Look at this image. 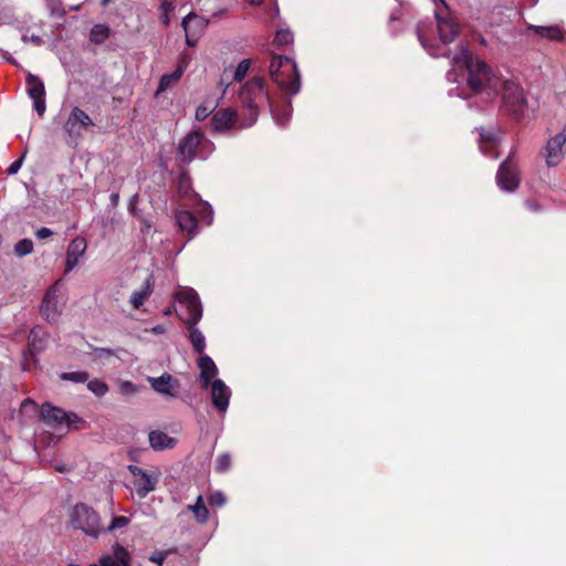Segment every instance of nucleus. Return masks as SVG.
Returning a JSON list of instances; mask_svg holds the SVG:
<instances>
[{"mask_svg":"<svg viewBox=\"0 0 566 566\" xmlns=\"http://www.w3.org/2000/svg\"><path fill=\"white\" fill-rule=\"evenodd\" d=\"M454 54L441 53L450 59L452 70L447 73L449 82H457V70L468 71V85L475 94L485 96V101H492L499 93L502 84L501 77L484 61L473 60L471 53L463 45H459Z\"/></svg>","mask_w":566,"mask_h":566,"instance_id":"obj_1","label":"nucleus"},{"mask_svg":"<svg viewBox=\"0 0 566 566\" xmlns=\"http://www.w3.org/2000/svg\"><path fill=\"white\" fill-rule=\"evenodd\" d=\"M239 99L242 106V124L241 127H251L259 117V109L268 104L271 108L274 120L280 126H285L289 122L292 107L289 101L282 114H280L271 103L269 94L265 90V82L262 77H253L245 82L239 91Z\"/></svg>","mask_w":566,"mask_h":566,"instance_id":"obj_2","label":"nucleus"},{"mask_svg":"<svg viewBox=\"0 0 566 566\" xmlns=\"http://www.w3.org/2000/svg\"><path fill=\"white\" fill-rule=\"evenodd\" d=\"M269 72L277 86L289 95L297 94L301 88V75L294 60L274 55L270 62Z\"/></svg>","mask_w":566,"mask_h":566,"instance_id":"obj_3","label":"nucleus"},{"mask_svg":"<svg viewBox=\"0 0 566 566\" xmlns=\"http://www.w3.org/2000/svg\"><path fill=\"white\" fill-rule=\"evenodd\" d=\"M214 150V145L202 133L190 132L178 144V156L185 163L193 159H207Z\"/></svg>","mask_w":566,"mask_h":566,"instance_id":"obj_4","label":"nucleus"},{"mask_svg":"<svg viewBox=\"0 0 566 566\" xmlns=\"http://www.w3.org/2000/svg\"><path fill=\"white\" fill-rule=\"evenodd\" d=\"M70 523L73 528L97 538L102 532L98 513L85 503H77L70 513Z\"/></svg>","mask_w":566,"mask_h":566,"instance_id":"obj_5","label":"nucleus"},{"mask_svg":"<svg viewBox=\"0 0 566 566\" xmlns=\"http://www.w3.org/2000/svg\"><path fill=\"white\" fill-rule=\"evenodd\" d=\"M179 303V318L186 323L198 324L202 317V306L198 293L191 287H180L175 294Z\"/></svg>","mask_w":566,"mask_h":566,"instance_id":"obj_6","label":"nucleus"},{"mask_svg":"<svg viewBox=\"0 0 566 566\" xmlns=\"http://www.w3.org/2000/svg\"><path fill=\"white\" fill-rule=\"evenodd\" d=\"M501 86L503 111L513 117H522L527 109V99L522 87L513 81L502 82Z\"/></svg>","mask_w":566,"mask_h":566,"instance_id":"obj_7","label":"nucleus"},{"mask_svg":"<svg viewBox=\"0 0 566 566\" xmlns=\"http://www.w3.org/2000/svg\"><path fill=\"white\" fill-rule=\"evenodd\" d=\"M65 294L61 280L56 281L45 293L40 307L41 315L48 322H56L65 305Z\"/></svg>","mask_w":566,"mask_h":566,"instance_id":"obj_8","label":"nucleus"},{"mask_svg":"<svg viewBox=\"0 0 566 566\" xmlns=\"http://www.w3.org/2000/svg\"><path fill=\"white\" fill-rule=\"evenodd\" d=\"M128 471L132 474V485L139 500L145 499L150 492L156 490L160 479L159 470H145L140 467L130 464Z\"/></svg>","mask_w":566,"mask_h":566,"instance_id":"obj_9","label":"nucleus"},{"mask_svg":"<svg viewBox=\"0 0 566 566\" xmlns=\"http://www.w3.org/2000/svg\"><path fill=\"white\" fill-rule=\"evenodd\" d=\"M566 129L551 136L539 151L547 167L558 166L565 157Z\"/></svg>","mask_w":566,"mask_h":566,"instance_id":"obj_10","label":"nucleus"},{"mask_svg":"<svg viewBox=\"0 0 566 566\" xmlns=\"http://www.w3.org/2000/svg\"><path fill=\"white\" fill-rule=\"evenodd\" d=\"M41 417L48 426L54 429L77 428V423L82 422L81 418L76 415L66 413L64 410L53 407L50 403L42 406Z\"/></svg>","mask_w":566,"mask_h":566,"instance_id":"obj_11","label":"nucleus"},{"mask_svg":"<svg viewBox=\"0 0 566 566\" xmlns=\"http://www.w3.org/2000/svg\"><path fill=\"white\" fill-rule=\"evenodd\" d=\"M93 125L92 118L83 109L75 106L66 118L63 129L70 140L77 142L82 137L83 129Z\"/></svg>","mask_w":566,"mask_h":566,"instance_id":"obj_12","label":"nucleus"},{"mask_svg":"<svg viewBox=\"0 0 566 566\" xmlns=\"http://www.w3.org/2000/svg\"><path fill=\"white\" fill-rule=\"evenodd\" d=\"M209 24V20L202 17H199L195 12L188 13L181 22V27L185 31L186 43L189 46H195L201 35L205 33L207 27Z\"/></svg>","mask_w":566,"mask_h":566,"instance_id":"obj_13","label":"nucleus"},{"mask_svg":"<svg viewBox=\"0 0 566 566\" xmlns=\"http://www.w3.org/2000/svg\"><path fill=\"white\" fill-rule=\"evenodd\" d=\"M520 172L516 164L510 158L502 163L496 174V184L503 191L513 192L520 186Z\"/></svg>","mask_w":566,"mask_h":566,"instance_id":"obj_14","label":"nucleus"},{"mask_svg":"<svg viewBox=\"0 0 566 566\" xmlns=\"http://www.w3.org/2000/svg\"><path fill=\"white\" fill-rule=\"evenodd\" d=\"M242 124V115L239 116L232 107L217 111L211 118V128L213 132H226L239 127Z\"/></svg>","mask_w":566,"mask_h":566,"instance_id":"obj_15","label":"nucleus"},{"mask_svg":"<svg viewBox=\"0 0 566 566\" xmlns=\"http://www.w3.org/2000/svg\"><path fill=\"white\" fill-rule=\"evenodd\" d=\"M27 93L33 101V107L39 116H42L46 109L45 88L43 81L31 74H27Z\"/></svg>","mask_w":566,"mask_h":566,"instance_id":"obj_16","label":"nucleus"},{"mask_svg":"<svg viewBox=\"0 0 566 566\" xmlns=\"http://www.w3.org/2000/svg\"><path fill=\"white\" fill-rule=\"evenodd\" d=\"M208 389H210V398L213 407L220 415L224 416L228 411L232 395L230 387L227 386L223 380L214 379Z\"/></svg>","mask_w":566,"mask_h":566,"instance_id":"obj_17","label":"nucleus"},{"mask_svg":"<svg viewBox=\"0 0 566 566\" xmlns=\"http://www.w3.org/2000/svg\"><path fill=\"white\" fill-rule=\"evenodd\" d=\"M151 388L159 395L176 398L180 389V381L170 374L165 373L159 377H147Z\"/></svg>","mask_w":566,"mask_h":566,"instance_id":"obj_18","label":"nucleus"},{"mask_svg":"<svg viewBox=\"0 0 566 566\" xmlns=\"http://www.w3.org/2000/svg\"><path fill=\"white\" fill-rule=\"evenodd\" d=\"M197 366L200 370L199 381L202 389H208L214 379H218V367L212 358L206 354L199 356Z\"/></svg>","mask_w":566,"mask_h":566,"instance_id":"obj_19","label":"nucleus"},{"mask_svg":"<svg viewBox=\"0 0 566 566\" xmlns=\"http://www.w3.org/2000/svg\"><path fill=\"white\" fill-rule=\"evenodd\" d=\"M86 248L87 243L83 237H77L70 242L66 250L65 273L75 269L81 258L84 255Z\"/></svg>","mask_w":566,"mask_h":566,"instance_id":"obj_20","label":"nucleus"},{"mask_svg":"<svg viewBox=\"0 0 566 566\" xmlns=\"http://www.w3.org/2000/svg\"><path fill=\"white\" fill-rule=\"evenodd\" d=\"M188 66V57L184 56L181 61L179 62L177 69L168 74H164L160 77L156 94H160L166 92L167 90L171 88L174 85H176L179 80L181 78L184 72L186 71Z\"/></svg>","mask_w":566,"mask_h":566,"instance_id":"obj_21","label":"nucleus"},{"mask_svg":"<svg viewBox=\"0 0 566 566\" xmlns=\"http://www.w3.org/2000/svg\"><path fill=\"white\" fill-rule=\"evenodd\" d=\"M129 557L128 551L116 544L112 548V555H103L97 566H129Z\"/></svg>","mask_w":566,"mask_h":566,"instance_id":"obj_22","label":"nucleus"},{"mask_svg":"<svg viewBox=\"0 0 566 566\" xmlns=\"http://www.w3.org/2000/svg\"><path fill=\"white\" fill-rule=\"evenodd\" d=\"M153 287H154V277L153 275H149L144 284L140 286V289L138 290H135L130 297H129V303L130 305L133 306V308L135 310H139L143 304L149 298V296L151 295L153 293Z\"/></svg>","mask_w":566,"mask_h":566,"instance_id":"obj_23","label":"nucleus"},{"mask_svg":"<svg viewBox=\"0 0 566 566\" xmlns=\"http://www.w3.org/2000/svg\"><path fill=\"white\" fill-rule=\"evenodd\" d=\"M148 439L150 447L156 451L172 449L177 444V439L159 430L151 431Z\"/></svg>","mask_w":566,"mask_h":566,"instance_id":"obj_24","label":"nucleus"},{"mask_svg":"<svg viewBox=\"0 0 566 566\" xmlns=\"http://www.w3.org/2000/svg\"><path fill=\"white\" fill-rule=\"evenodd\" d=\"M527 30L533 31L541 38H545L553 41H560L564 39V31L557 25L542 27L527 24Z\"/></svg>","mask_w":566,"mask_h":566,"instance_id":"obj_25","label":"nucleus"},{"mask_svg":"<svg viewBox=\"0 0 566 566\" xmlns=\"http://www.w3.org/2000/svg\"><path fill=\"white\" fill-rule=\"evenodd\" d=\"M45 333L40 327H35L30 332L28 337V347L31 355L40 353L44 348Z\"/></svg>","mask_w":566,"mask_h":566,"instance_id":"obj_26","label":"nucleus"},{"mask_svg":"<svg viewBox=\"0 0 566 566\" xmlns=\"http://www.w3.org/2000/svg\"><path fill=\"white\" fill-rule=\"evenodd\" d=\"M189 329V339L190 343L195 349V352L199 353L200 355L203 354V350L206 348V337L202 334V332L197 327V324L195 323H186Z\"/></svg>","mask_w":566,"mask_h":566,"instance_id":"obj_27","label":"nucleus"},{"mask_svg":"<svg viewBox=\"0 0 566 566\" xmlns=\"http://www.w3.org/2000/svg\"><path fill=\"white\" fill-rule=\"evenodd\" d=\"M177 222L181 231L187 232L189 235H193L197 230V219L195 216L186 210H181L177 213Z\"/></svg>","mask_w":566,"mask_h":566,"instance_id":"obj_28","label":"nucleus"},{"mask_svg":"<svg viewBox=\"0 0 566 566\" xmlns=\"http://www.w3.org/2000/svg\"><path fill=\"white\" fill-rule=\"evenodd\" d=\"M429 25L424 22L418 24L417 34L421 45L432 55H439L433 50L437 48L436 43H431L428 34Z\"/></svg>","mask_w":566,"mask_h":566,"instance_id":"obj_29","label":"nucleus"},{"mask_svg":"<svg viewBox=\"0 0 566 566\" xmlns=\"http://www.w3.org/2000/svg\"><path fill=\"white\" fill-rule=\"evenodd\" d=\"M195 515L196 520L199 523H205L208 520L209 511L203 503V499L201 495L198 496L196 503L193 505H189L188 507Z\"/></svg>","mask_w":566,"mask_h":566,"instance_id":"obj_30","label":"nucleus"},{"mask_svg":"<svg viewBox=\"0 0 566 566\" xmlns=\"http://www.w3.org/2000/svg\"><path fill=\"white\" fill-rule=\"evenodd\" d=\"M159 9V20L165 27H168L170 24V15L175 12L176 3L174 0H163Z\"/></svg>","mask_w":566,"mask_h":566,"instance_id":"obj_31","label":"nucleus"},{"mask_svg":"<svg viewBox=\"0 0 566 566\" xmlns=\"http://www.w3.org/2000/svg\"><path fill=\"white\" fill-rule=\"evenodd\" d=\"M481 145L480 149L485 156L496 158L497 154H492V149L495 147V139L491 133H481Z\"/></svg>","mask_w":566,"mask_h":566,"instance_id":"obj_32","label":"nucleus"},{"mask_svg":"<svg viewBox=\"0 0 566 566\" xmlns=\"http://www.w3.org/2000/svg\"><path fill=\"white\" fill-rule=\"evenodd\" d=\"M109 36V28L104 24H95L91 29L90 39L94 43H103Z\"/></svg>","mask_w":566,"mask_h":566,"instance_id":"obj_33","label":"nucleus"},{"mask_svg":"<svg viewBox=\"0 0 566 566\" xmlns=\"http://www.w3.org/2000/svg\"><path fill=\"white\" fill-rule=\"evenodd\" d=\"M14 254L19 258L27 256L33 252V242L31 239H22L14 244Z\"/></svg>","mask_w":566,"mask_h":566,"instance_id":"obj_34","label":"nucleus"},{"mask_svg":"<svg viewBox=\"0 0 566 566\" xmlns=\"http://www.w3.org/2000/svg\"><path fill=\"white\" fill-rule=\"evenodd\" d=\"M251 64L252 61L250 59L242 60L235 67L232 75V80L235 82H242L250 70Z\"/></svg>","mask_w":566,"mask_h":566,"instance_id":"obj_35","label":"nucleus"},{"mask_svg":"<svg viewBox=\"0 0 566 566\" xmlns=\"http://www.w3.org/2000/svg\"><path fill=\"white\" fill-rule=\"evenodd\" d=\"M118 392L123 396H135L139 391V387L129 380H119L117 384Z\"/></svg>","mask_w":566,"mask_h":566,"instance_id":"obj_36","label":"nucleus"},{"mask_svg":"<svg viewBox=\"0 0 566 566\" xmlns=\"http://www.w3.org/2000/svg\"><path fill=\"white\" fill-rule=\"evenodd\" d=\"M87 388L97 397H103L108 391L107 384L101 379L90 380Z\"/></svg>","mask_w":566,"mask_h":566,"instance_id":"obj_37","label":"nucleus"},{"mask_svg":"<svg viewBox=\"0 0 566 566\" xmlns=\"http://www.w3.org/2000/svg\"><path fill=\"white\" fill-rule=\"evenodd\" d=\"M293 41V34L289 29H280L276 31L274 42L276 45H286Z\"/></svg>","mask_w":566,"mask_h":566,"instance_id":"obj_38","label":"nucleus"},{"mask_svg":"<svg viewBox=\"0 0 566 566\" xmlns=\"http://www.w3.org/2000/svg\"><path fill=\"white\" fill-rule=\"evenodd\" d=\"M61 378L73 382H85L88 380V374L86 371H67L63 373Z\"/></svg>","mask_w":566,"mask_h":566,"instance_id":"obj_39","label":"nucleus"},{"mask_svg":"<svg viewBox=\"0 0 566 566\" xmlns=\"http://www.w3.org/2000/svg\"><path fill=\"white\" fill-rule=\"evenodd\" d=\"M231 467V457L228 453L220 454L216 460V470L220 473L228 471Z\"/></svg>","mask_w":566,"mask_h":566,"instance_id":"obj_40","label":"nucleus"},{"mask_svg":"<svg viewBox=\"0 0 566 566\" xmlns=\"http://www.w3.org/2000/svg\"><path fill=\"white\" fill-rule=\"evenodd\" d=\"M199 214H200L202 222H205L208 226L212 223V214H213L212 208L207 202L200 203Z\"/></svg>","mask_w":566,"mask_h":566,"instance_id":"obj_41","label":"nucleus"},{"mask_svg":"<svg viewBox=\"0 0 566 566\" xmlns=\"http://www.w3.org/2000/svg\"><path fill=\"white\" fill-rule=\"evenodd\" d=\"M214 106L201 104L197 107L195 117L197 120H205L213 111Z\"/></svg>","mask_w":566,"mask_h":566,"instance_id":"obj_42","label":"nucleus"},{"mask_svg":"<svg viewBox=\"0 0 566 566\" xmlns=\"http://www.w3.org/2000/svg\"><path fill=\"white\" fill-rule=\"evenodd\" d=\"M208 502L212 506H223L226 504V496L222 492L216 491L209 495Z\"/></svg>","mask_w":566,"mask_h":566,"instance_id":"obj_43","label":"nucleus"},{"mask_svg":"<svg viewBox=\"0 0 566 566\" xmlns=\"http://www.w3.org/2000/svg\"><path fill=\"white\" fill-rule=\"evenodd\" d=\"M128 523H129V520L127 517L116 516L112 520L109 526L107 527V531L112 532V531H115L118 528H123V527L127 526Z\"/></svg>","mask_w":566,"mask_h":566,"instance_id":"obj_44","label":"nucleus"},{"mask_svg":"<svg viewBox=\"0 0 566 566\" xmlns=\"http://www.w3.org/2000/svg\"><path fill=\"white\" fill-rule=\"evenodd\" d=\"M22 161H23V157H21V158H19L18 160L13 161V163L9 166V168H8V174H9V175H14V174H17V172L20 170L21 166H22Z\"/></svg>","mask_w":566,"mask_h":566,"instance_id":"obj_45","label":"nucleus"},{"mask_svg":"<svg viewBox=\"0 0 566 566\" xmlns=\"http://www.w3.org/2000/svg\"><path fill=\"white\" fill-rule=\"evenodd\" d=\"M52 234H53L52 230L49 228H45V227L40 228L35 232V235L38 237V239H41V240L46 239V238L51 237Z\"/></svg>","mask_w":566,"mask_h":566,"instance_id":"obj_46","label":"nucleus"},{"mask_svg":"<svg viewBox=\"0 0 566 566\" xmlns=\"http://www.w3.org/2000/svg\"><path fill=\"white\" fill-rule=\"evenodd\" d=\"M190 187L189 178L185 174H182L179 178V189L180 191H187Z\"/></svg>","mask_w":566,"mask_h":566,"instance_id":"obj_47","label":"nucleus"},{"mask_svg":"<svg viewBox=\"0 0 566 566\" xmlns=\"http://www.w3.org/2000/svg\"><path fill=\"white\" fill-rule=\"evenodd\" d=\"M153 563H156L157 565L161 566L163 563L165 562L166 559V554L163 553V552H158L154 555L150 556L149 558Z\"/></svg>","mask_w":566,"mask_h":566,"instance_id":"obj_48","label":"nucleus"},{"mask_svg":"<svg viewBox=\"0 0 566 566\" xmlns=\"http://www.w3.org/2000/svg\"><path fill=\"white\" fill-rule=\"evenodd\" d=\"M22 40L25 43L30 41V42H32L35 45H41L42 44V39L39 35H31L30 38L27 36V35H23Z\"/></svg>","mask_w":566,"mask_h":566,"instance_id":"obj_49","label":"nucleus"},{"mask_svg":"<svg viewBox=\"0 0 566 566\" xmlns=\"http://www.w3.org/2000/svg\"><path fill=\"white\" fill-rule=\"evenodd\" d=\"M21 410L27 412L28 410H34V402L31 399H25L21 405Z\"/></svg>","mask_w":566,"mask_h":566,"instance_id":"obj_50","label":"nucleus"},{"mask_svg":"<svg viewBox=\"0 0 566 566\" xmlns=\"http://www.w3.org/2000/svg\"><path fill=\"white\" fill-rule=\"evenodd\" d=\"M228 75H227V71L223 72L222 76H221V80H220V85L223 86V92H222V95L226 94L228 87L230 86V82L228 81Z\"/></svg>","mask_w":566,"mask_h":566,"instance_id":"obj_51","label":"nucleus"},{"mask_svg":"<svg viewBox=\"0 0 566 566\" xmlns=\"http://www.w3.org/2000/svg\"><path fill=\"white\" fill-rule=\"evenodd\" d=\"M151 332L154 334H164L166 332V328L164 325H156L151 328Z\"/></svg>","mask_w":566,"mask_h":566,"instance_id":"obj_52","label":"nucleus"},{"mask_svg":"<svg viewBox=\"0 0 566 566\" xmlns=\"http://www.w3.org/2000/svg\"><path fill=\"white\" fill-rule=\"evenodd\" d=\"M96 353H98L99 355H111L112 350L111 349H105V348H99V349L96 350Z\"/></svg>","mask_w":566,"mask_h":566,"instance_id":"obj_53","label":"nucleus"},{"mask_svg":"<svg viewBox=\"0 0 566 566\" xmlns=\"http://www.w3.org/2000/svg\"><path fill=\"white\" fill-rule=\"evenodd\" d=\"M4 59H6L8 62H10L11 64L17 65L15 60H14V59H12L11 56H7V55H4Z\"/></svg>","mask_w":566,"mask_h":566,"instance_id":"obj_54","label":"nucleus"},{"mask_svg":"<svg viewBox=\"0 0 566 566\" xmlns=\"http://www.w3.org/2000/svg\"><path fill=\"white\" fill-rule=\"evenodd\" d=\"M250 4L252 6H256V4H260L262 2V0H247Z\"/></svg>","mask_w":566,"mask_h":566,"instance_id":"obj_55","label":"nucleus"},{"mask_svg":"<svg viewBox=\"0 0 566 566\" xmlns=\"http://www.w3.org/2000/svg\"><path fill=\"white\" fill-rule=\"evenodd\" d=\"M129 211L135 214V205L133 203V200L129 203Z\"/></svg>","mask_w":566,"mask_h":566,"instance_id":"obj_56","label":"nucleus"},{"mask_svg":"<svg viewBox=\"0 0 566 566\" xmlns=\"http://www.w3.org/2000/svg\"><path fill=\"white\" fill-rule=\"evenodd\" d=\"M171 313H172V310L169 308V307L166 308L165 312H164L165 315H170Z\"/></svg>","mask_w":566,"mask_h":566,"instance_id":"obj_57","label":"nucleus"},{"mask_svg":"<svg viewBox=\"0 0 566 566\" xmlns=\"http://www.w3.org/2000/svg\"><path fill=\"white\" fill-rule=\"evenodd\" d=\"M117 199H118V198H117V195H114V196H113V198H112V201H113V202H117Z\"/></svg>","mask_w":566,"mask_h":566,"instance_id":"obj_58","label":"nucleus"},{"mask_svg":"<svg viewBox=\"0 0 566 566\" xmlns=\"http://www.w3.org/2000/svg\"><path fill=\"white\" fill-rule=\"evenodd\" d=\"M528 206H530L531 208H534V209H535V205H534V203L528 202Z\"/></svg>","mask_w":566,"mask_h":566,"instance_id":"obj_59","label":"nucleus"},{"mask_svg":"<svg viewBox=\"0 0 566 566\" xmlns=\"http://www.w3.org/2000/svg\"><path fill=\"white\" fill-rule=\"evenodd\" d=\"M453 91H458V88H455V90H451V91L449 92V95H453Z\"/></svg>","mask_w":566,"mask_h":566,"instance_id":"obj_60","label":"nucleus"},{"mask_svg":"<svg viewBox=\"0 0 566 566\" xmlns=\"http://www.w3.org/2000/svg\"><path fill=\"white\" fill-rule=\"evenodd\" d=\"M78 8H80V6H73L74 10H77Z\"/></svg>","mask_w":566,"mask_h":566,"instance_id":"obj_61","label":"nucleus"}]
</instances>
